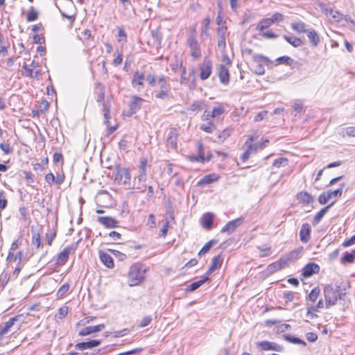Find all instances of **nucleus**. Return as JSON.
I'll return each instance as SVG.
<instances>
[{
    "instance_id": "nucleus-25",
    "label": "nucleus",
    "mask_w": 355,
    "mask_h": 355,
    "mask_svg": "<svg viewBox=\"0 0 355 355\" xmlns=\"http://www.w3.org/2000/svg\"><path fill=\"white\" fill-rule=\"evenodd\" d=\"M208 280L209 278L207 277H205L197 282H193L187 286L185 291L187 293L193 292L195 290L198 289L199 287H200L204 283H205Z\"/></svg>"
},
{
    "instance_id": "nucleus-58",
    "label": "nucleus",
    "mask_w": 355,
    "mask_h": 355,
    "mask_svg": "<svg viewBox=\"0 0 355 355\" xmlns=\"http://www.w3.org/2000/svg\"><path fill=\"white\" fill-rule=\"evenodd\" d=\"M110 252L119 260L124 261L126 259V255L124 253H122L118 250H110Z\"/></svg>"
},
{
    "instance_id": "nucleus-63",
    "label": "nucleus",
    "mask_w": 355,
    "mask_h": 355,
    "mask_svg": "<svg viewBox=\"0 0 355 355\" xmlns=\"http://www.w3.org/2000/svg\"><path fill=\"white\" fill-rule=\"evenodd\" d=\"M153 38L155 42L157 43L158 45H161L162 42V35L159 31H155L152 33Z\"/></svg>"
},
{
    "instance_id": "nucleus-17",
    "label": "nucleus",
    "mask_w": 355,
    "mask_h": 355,
    "mask_svg": "<svg viewBox=\"0 0 355 355\" xmlns=\"http://www.w3.org/2000/svg\"><path fill=\"white\" fill-rule=\"evenodd\" d=\"M218 77L221 83L227 85L230 82V73L228 69L224 65L220 64L218 68Z\"/></svg>"
},
{
    "instance_id": "nucleus-1",
    "label": "nucleus",
    "mask_w": 355,
    "mask_h": 355,
    "mask_svg": "<svg viewBox=\"0 0 355 355\" xmlns=\"http://www.w3.org/2000/svg\"><path fill=\"white\" fill-rule=\"evenodd\" d=\"M146 268L140 263L131 266L128 273V281L130 286L139 285L145 279Z\"/></svg>"
},
{
    "instance_id": "nucleus-35",
    "label": "nucleus",
    "mask_w": 355,
    "mask_h": 355,
    "mask_svg": "<svg viewBox=\"0 0 355 355\" xmlns=\"http://www.w3.org/2000/svg\"><path fill=\"white\" fill-rule=\"evenodd\" d=\"M293 253V252H291L289 255H288L285 257H282L279 260L277 261L280 270L284 268L288 264V263L292 260Z\"/></svg>"
},
{
    "instance_id": "nucleus-14",
    "label": "nucleus",
    "mask_w": 355,
    "mask_h": 355,
    "mask_svg": "<svg viewBox=\"0 0 355 355\" xmlns=\"http://www.w3.org/2000/svg\"><path fill=\"white\" fill-rule=\"evenodd\" d=\"M320 267L315 263H309L306 264L302 270V275L304 277H309L313 274L319 272Z\"/></svg>"
},
{
    "instance_id": "nucleus-21",
    "label": "nucleus",
    "mask_w": 355,
    "mask_h": 355,
    "mask_svg": "<svg viewBox=\"0 0 355 355\" xmlns=\"http://www.w3.org/2000/svg\"><path fill=\"white\" fill-rule=\"evenodd\" d=\"M218 178H219L218 175H217L216 173L206 175L198 181V185L203 186L205 184H209L215 181H217L218 180Z\"/></svg>"
},
{
    "instance_id": "nucleus-26",
    "label": "nucleus",
    "mask_w": 355,
    "mask_h": 355,
    "mask_svg": "<svg viewBox=\"0 0 355 355\" xmlns=\"http://www.w3.org/2000/svg\"><path fill=\"white\" fill-rule=\"evenodd\" d=\"M284 39L294 47H300L304 44L303 41L294 36L284 35Z\"/></svg>"
},
{
    "instance_id": "nucleus-45",
    "label": "nucleus",
    "mask_w": 355,
    "mask_h": 355,
    "mask_svg": "<svg viewBox=\"0 0 355 355\" xmlns=\"http://www.w3.org/2000/svg\"><path fill=\"white\" fill-rule=\"evenodd\" d=\"M288 164V159L286 157H279L276 159L273 163V166L279 168L281 166H286Z\"/></svg>"
},
{
    "instance_id": "nucleus-46",
    "label": "nucleus",
    "mask_w": 355,
    "mask_h": 355,
    "mask_svg": "<svg viewBox=\"0 0 355 355\" xmlns=\"http://www.w3.org/2000/svg\"><path fill=\"white\" fill-rule=\"evenodd\" d=\"M222 259H220V255H218L214 257L211 260V267L216 270L218 268L221 266Z\"/></svg>"
},
{
    "instance_id": "nucleus-16",
    "label": "nucleus",
    "mask_w": 355,
    "mask_h": 355,
    "mask_svg": "<svg viewBox=\"0 0 355 355\" xmlns=\"http://www.w3.org/2000/svg\"><path fill=\"white\" fill-rule=\"evenodd\" d=\"M101 341L99 340H91L87 342L78 343L75 345V348L79 350H85L86 349H92L101 345Z\"/></svg>"
},
{
    "instance_id": "nucleus-48",
    "label": "nucleus",
    "mask_w": 355,
    "mask_h": 355,
    "mask_svg": "<svg viewBox=\"0 0 355 355\" xmlns=\"http://www.w3.org/2000/svg\"><path fill=\"white\" fill-rule=\"evenodd\" d=\"M320 290L318 287H315L314 288H313L311 291V293H309V296H308V298L309 299L310 301L314 302L319 294H320Z\"/></svg>"
},
{
    "instance_id": "nucleus-18",
    "label": "nucleus",
    "mask_w": 355,
    "mask_h": 355,
    "mask_svg": "<svg viewBox=\"0 0 355 355\" xmlns=\"http://www.w3.org/2000/svg\"><path fill=\"white\" fill-rule=\"evenodd\" d=\"M307 37L312 46L316 47L320 42V36L318 33L313 28L308 29L306 31Z\"/></svg>"
},
{
    "instance_id": "nucleus-29",
    "label": "nucleus",
    "mask_w": 355,
    "mask_h": 355,
    "mask_svg": "<svg viewBox=\"0 0 355 355\" xmlns=\"http://www.w3.org/2000/svg\"><path fill=\"white\" fill-rule=\"evenodd\" d=\"M168 78L162 75L157 79L159 90L170 91V85L168 83Z\"/></svg>"
},
{
    "instance_id": "nucleus-50",
    "label": "nucleus",
    "mask_w": 355,
    "mask_h": 355,
    "mask_svg": "<svg viewBox=\"0 0 355 355\" xmlns=\"http://www.w3.org/2000/svg\"><path fill=\"white\" fill-rule=\"evenodd\" d=\"M32 243L33 245L36 246L37 248H39L41 245V237L39 233H34L32 238Z\"/></svg>"
},
{
    "instance_id": "nucleus-24",
    "label": "nucleus",
    "mask_w": 355,
    "mask_h": 355,
    "mask_svg": "<svg viewBox=\"0 0 355 355\" xmlns=\"http://www.w3.org/2000/svg\"><path fill=\"white\" fill-rule=\"evenodd\" d=\"M19 315H16L15 317L11 318L8 321H7L3 326L0 327V336H3L5 335L10 328L14 324V323L18 320Z\"/></svg>"
},
{
    "instance_id": "nucleus-10",
    "label": "nucleus",
    "mask_w": 355,
    "mask_h": 355,
    "mask_svg": "<svg viewBox=\"0 0 355 355\" xmlns=\"http://www.w3.org/2000/svg\"><path fill=\"white\" fill-rule=\"evenodd\" d=\"M258 347H260L262 350H273L276 352H282L283 347L276 343L270 341H261L257 343Z\"/></svg>"
},
{
    "instance_id": "nucleus-33",
    "label": "nucleus",
    "mask_w": 355,
    "mask_h": 355,
    "mask_svg": "<svg viewBox=\"0 0 355 355\" xmlns=\"http://www.w3.org/2000/svg\"><path fill=\"white\" fill-rule=\"evenodd\" d=\"M339 134L343 137H355V127L349 126L347 128H343L340 130Z\"/></svg>"
},
{
    "instance_id": "nucleus-43",
    "label": "nucleus",
    "mask_w": 355,
    "mask_h": 355,
    "mask_svg": "<svg viewBox=\"0 0 355 355\" xmlns=\"http://www.w3.org/2000/svg\"><path fill=\"white\" fill-rule=\"evenodd\" d=\"M225 112L224 108L220 105L216 106L213 108L210 116L214 119L216 116H220Z\"/></svg>"
},
{
    "instance_id": "nucleus-19",
    "label": "nucleus",
    "mask_w": 355,
    "mask_h": 355,
    "mask_svg": "<svg viewBox=\"0 0 355 355\" xmlns=\"http://www.w3.org/2000/svg\"><path fill=\"white\" fill-rule=\"evenodd\" d=\"M99 257L101 262L107 268H112L114 266L112 257L107 252L99 251Z\"/></svg>"
},
{
    "instance_id": "nucleus-64",
    "label": "nucleus",
    "mask_w": 355,
    "mask_h": 355,
    "mask_svg": "<svg viewBox=\"0 0 355 355\" xmlns=\"http://www.w3.org/2000/svg\"><path fill=\"white\" fill-rule=\"evenodd\" d=\"M293 109L297 113H300L303 110V104L299 101H295L294 103Z\"/></svg>"
},
{
    "instance_id": "nucleus-47",
    "label": "nucleus",
    "mask_w": 355,
    "mask_h": 355,
    "mask_svg": "<svg viewBox=\"0 0 355 355\" xmlns=\"http://www.w3.org/2000/svg\"><path fill=\"white\" fill-rule=\"evenodd\" d=\"M103 112V116H104V119H105V123L107 126H109V123H110L109 119H110V105H104Z\"/></svg>"
},
{
    "instance_id": "nucleus-62",
    "label": "nucleus",
    "mask_w": 355,
    "mask_h": 355,
    "mask_svg": "<svg viewBox=\"0 0 355 355\" xmlns=\"http://www.w3.org/2000/svg\"><path fill=\"white\" fill-rule=\"evenodd\" d=\"M55 236H56V232H50V233H47L46 234V242H47V244L49 245H52V242H53V239H55Z\"/></svg>"
},
{
    "instance_id": "nucleus-44",
    "label": "nucleus",
    "mask_w": 355,
    "mask_h": 355,
    "mask_svg": "<svg viewBox=\"0 0 355 355\" xmlns=\"http://www.w3.org/2000/svg\"><path fill=\"white\" fill-rule=\"evenodd\" d=\"M117 37L119 42L125 43L127 42V35L124 29L119 27L117 29Z\"/></svg>"
},
{
    "instance_id": "nucleus-55",
    "label": "nucleus",
    "mask_w": 355,
    "mask_h": 355,
    "mask_svg": "<svg viewBox=\"0 0 355 355\" xmlns=\"http://www.w3.org/2000/svg\"><path fill=\"white\" fill-rule=\"evenodd\" d=\"M0 149L6 154H10L13 151L12 148L9 144H0Z\"/></svg>"
},
{
    "instance_id": "nucleus-61",
    "label": "nucleus",
    "mask_w": 355,
    "mask_h": 355,
    "mask_svg": "<svg viewBox=\"0 0 355 355\" xmlns=\"http://www.w3.org/2000/svg\"><path fill=\"white\" fill-rule=\"evenodd\" d=\"M151 320H152V318H151L150 316H149V315L145 316L141 320L140 323L139 324V327H145L148 326L150 323Z\"/></svg>"
},
{
    "instance_id": "nucleus-51",
    "label": "nucleus",
    "mask_w": 355,
    "mask_h": 355,
    "mask_svg": "<svg viewBox=\"0 0 355 355\" xmlns=\"http://www.w3.org/2000/svg\"><path fill=\"white\" fill-rule=\"evenodd\" d=\"M330 200L327 191L321 193L318 197V202L320 205L326 204Z\"/></svg>"
},
{
    "instance_id": "nucleus-56",
    "label": "nucleus",
    "mask_w": 355,
    "mask_h": 355,
    "mask_svg": "<svg viewBox=\"0 0 355 355\" xmlns=\"http://www.w3.org/2000/svg\"><path fill=\"white\" fill-rule=\"evenodd\" d=\"M129 332H130V330L128 329L125 328V329H123L121 330L116 331L113 332L112 335H113V337H114V338H119V337H122V336L127 335Z\"/></svg>"
},
{
    "instance_id": "nucleus-13",
    "label": "nucleus",
    "mask_w": 355,
    "mask_h": 355,
    "mask_svg": "<svg viewBox=\"0 0 355 355\" xmlns=\"http://www.w3.org/2000/svg\"><path fill=\"white\" fill-rule=\"evenodd\" d=\"M105 328L104 324H100L96 326H88L83 328L78 333L79 336H85L93 333H97L102 331Z\"/></svg>"
},
{
    "instance_id": "nucleus-40",
    "label": "nucleus",
    "mask_w": 355,
    "mask_h": 355,
    "mask_svg": "<svg viewBox=\"0 0 355 355\" xmlns=\"http://www.w3.org/2000/svg\"><path fill=\"white\" fill-rule=\"evenodd\" d=\"M211 19L209 17H206L202 21V27L201 29V35H209V29L210 25Z\"/></svg>"
},
{
    "instance_id": "nucleus-20",
    "label": "nucleus",
    "mask_w": 355,
    "mask_h": 355,
    "mask_svg": "<svg viewBox=\"0 0 355 355\" xmlns=\"http://www.w3.org/2000/svg\"><path fill=\"white\" fill-rule=\"evenodd\" d=\"M298 201L304 205H309L313 201V197L307 191H301L297 194Z\"/></svg>"
},
{
    "instance_id": "nucleus-54",
    "label": "nucleus",
    "mask_w": 355,
    "mask_h": 355,
    "mask_svg": "<svg viewBox=\"0 0 355 355\" xmlns=\"http://www.w3.org/2000/svg\"><path fill=\"white\" fill-rule=\"evenodd\" d=\"M278 270H280V269L277 261L268 265L267 267V271L271 274Z\"/></svg>"
},
{
    "instance_id": "nucleus-6",
    "label": "nucleus",
    "mask_w": 355,
    "mask_h": 355,
    "mask_svg": "<svg viewBox=\"0 0 355 355\" xmlns=\"http://www.w3.org/2000/svg\"><path fill=\"white\" fill-rule=\"evenodd\" d=\"M144 100L139 97L137 96H133L131 97V99L128 104V110L127 111V116H131L139 111L141 106Z\"/></svg>"
},
{
    "instance_id": "nucleus-27",
    "label": "nucleus",
    "mask_w": 355,
    "mask_h": 355,
    "mask_svg": "<svg viewBox=\"0 0 355 355\" xmlns=\"http://www.w3.org/2000/svg\"><path fill=\"white\" fill-rule=\"evenodd\" d=\"M214 214L212 213H206L202 217V224L208 230L211 229L213 224Z\"/></svg>"
},
{
    "instance_id": "nucleus-28",
    "label": "nucleus",
    "mask_w": 355,
    "mask_h": 355,
    "mask_svg": "<svg viewBox=\"0 0 355 355\" xmlns=\"http://www.w3.org/2000/svg\"><path fill=\"white\" fill-rule=\"evenodd\" d=\"M257 148L258 144H250L248 149L241 156V159L243 162H246L250 157V154L252 152L256 151L257 150Z\"/></svg>"
},
{
    "instance_id": "nucleus-12",
    "label": "nucleus",
    "mask_w": 355,
    "mask_h": 355,
    "mask_svg": "<svg viewBox=\"0 0 355 355\" xmlns=\"http://www.w3.org/2000/svg\"><path fill=\"white\" fill-rule=\"evenodd\" d=\"M97 221L107 228L118 227L119 221L111 216H99Z\"/></svg>"
},
{
    "instance_id": "nucleus-34",
    "label": "nucleus",
    "mask_w": 355,
    "mask_h": 355,
    "mask_svg": "<svg viewBox=\"0 0 355 355\" xmlns=\"http://www.w3.org/2000/svg\"><path fill=\"white\" fill-rule=\"evenodd\" d=\"M284 339L288 341V342H290L291 343H293V344H297V345H302L304 346H306V343L304 340L299 338H297V337H295V336H293L291 335H284Z\"/></svg>"
},
{
    "instance_id": "nucleus-37",
    "label": "nucleus",
    "mask_w": 355,
    "mask_h": 355,
    "mask_svg": "<svg viewBox=\"0 0 355 355\" xmlns=\"http://www.w3.org/2000/svg\"><path fill=\"white\" fill-rule=\"evenodd\" d=\"M38 18V12L35 10V8L32 6L27 12L26 15V20L28 21H35Z\"/></svg>"
},
{
    "instance_id": "nucleus-22",
    "label": "nucleus",
    "mask_w": 355,
    "mask_h": 355,
    "mask_svg": "<svg viewBox=\"0 0 355 355\" xmlns=\"http://www.w3.org/2000/svg\"><path fill=\"white\" fill-rule=\"evenodd\" d=\"M334 202H333L330 205L326 206L325 207L322 208L320 211H319L315 215V216L313 217V218L312 220L313 225L315 226L320 222V220H322V218H323L324 214L328 211L329 209L334 205Z\"/></svg>"
},
{
    "instance_id": "nucleus-59",
    "label": "nucleus",
    "mask_w": 355,
    "mask_h": 355,
    "mask_svg": "<svg viewBox=\"0 0 355 355\" xmlns=\"http://www.w3.org/2000/svg\"><path fill=\"white\" fill-rule=\"evenodd\" d=\"M146 80L148 83V85L151 87H155L156 85V78L155 76L153 73H149L146 76Z\"/></svg>"
},
{
    "instance_id": "nucleus-57",
    "label": "nucleus",
    "mask_w": 355,
    "mask_h": 355,
    "mask_svg": "<svg viewBox=\"0 0 355 355\" xmlns=\"http://www.w3.org/2000/svg\"><path fill=\"white\" fill-rule=\"evenodd\" d=\"M271 20L274 23H278L284 20V16L279 12L274 13L270 17Z\"/></svg>"
},
{
    "instance_id": "nucleus-60",
    "label": "nucleus",
    "mask_w": 355,
    "mask_h": 355,
    "mask_svg": "<svg viewBox=\"0 0 355 355\" xmlns=\"http://www.w3.org/2000/svg\"><path fill=\"white\" fill-rule=\"evenodd\" d=\"M260 35L268 39H275L277 37V35H276L271 31L260 32Z\"/></svg>"
},
{
    "instance_id": "nucleus-31",
    "label": "nucleus",
    "mask_w": 355,
    "mask_h": 355,
    "mask_svg": "<svg viewBox=\"0 0 355 355\" xmlns=\"http://www.w3.org/2000/svg\"><path fill=\"white\" fill-rule=\"evenodd\" d=\"M291 28L293 31L299 33H306L307 31V29H306V25L302 21L292 23Z\"/></svg>"
},
{
    "instance_id": "nucleus-32",
    "label": "nucleus",
    "mask_w": 355,
    "mask_h": 355,
    "mask_svg": "<svg viewBox=\"0 0 355 355\" xmlns=\"http://www.w3.org/2000/svg\"><path fill=\"white\" fill-rule=\"evenodd\" d=\"M253 60L257 64L265 63L268 65L273 63V62L270 60L268 57L259 54L253 55Z\"/></svg>"
},
{
    "instance_id": "nucleus-39",
    "label": "nucleus",
    "mask_w": 355,
    "mask_h": 355,
    "mask_svg": "<svg viewBox=\"0 0 355 355\" xmlns=\"http://www.w3.org/2000/svg\"><path fill=\"white\" fill-rule=\"evenodd\" d=\"M355 258V250L351 252H346L341 259L342 263H352Z\"/></svg>"
},
{
    "instance_id": "nucleus-7",
    "label": "nucleus",
    "mask_w": 355,
    "mask_h": 355,
    "mask_svg": "<svg viewBox=\"0 0 355 355\" xmlns=\"http://www.w3.org/2000/svg\"><path fill=\"white\" fill-rule=\"evenodd\" d=\"M245 218L241 216L236 219L229 221L220 230L223 233H227L228 234H232L235 230L241 226Z\"/></svg>"
},
{
    "instance_id": "nucleus-5",
    "label": "nucleus",
    "mask_w": 355,
    "mask_h": 355,
    "mask_svg": "<svg viewBox=\"0 0 355 355\" xmlns=\"http://www.w3.org/2000/svg\"><path fill=\"white\" fill-rule=\"evenodd\" d=\"M80 239L73 243L72 245H69L64 248L58 255L56 261L59 265H64L68 260L69 254L71 252H74L78 247V243Z\"/></svg>"
},
{
    "instance_id": "nucleus-9",
    "label": "nucleus",
    "mask_w": 355,
    "mask_h": 355,
    "mask_svg": "<svg viewBox=\"0 0 355 355\" xmlns=\"http://www.w3.org/2000/svg\"><path fill=\"white\" fill-rule=\"evenodd\" d=\"M145 79L144 74L138 71H135L133 74L132 79V86L138 92L141 91L144 87V80Z\"/></svg>"
},
{
    "instance_id": "nucleus-41",
    "label": "nucleus",
    "mask_w": 355,
    "mask_h": 355,
    "mask_svg": "<svg viewBox=\"0 0 355 355\" xmlns=\"http://www.w3.org/2000/svg\"><path fill=\"white\" fill-rule=\"evenodd\" d=\"M217 243L216 241L215 240H210L209 241H208L202 248L201 250L199 251L198 252V255L199 256H201L202 254H205V253L208 252L209 250H210V248H211V246L214 245V244H216Z\"/></svg>"
},
{
    "instance_id": "nucleus-15",
    "label": "nucleus",
    "mask_w": 355,
    "mask_h": 355,
    "mask_svg": "<svg viewBox=\"0 0 355 355\" xmlns=\"http://www.w3.org/2000/svg\"><path fill=\"white\" fill-rule=\"evenodd\" d=\"M178 131L175 128H171L167 135V145L172 149L177 148Z\"/></svg>"
},
{
    "instance_id": "nucleus-30",
    "label": "nucleus",
    "mask_w": 355,
    "mask_h": 355,
    "mask_svg": "<svg viewBox=\"0 0 355 355\" xmlns=\"http://www.w3.org/2000/svg\"><path fill=\"white\" fill-rule=\"evenodd\" d=\"M273 24L272 21L270 18H266L262 19L257 27V30L259 32H263L265 29L270 26Z\"/></svg>"
},
{
    "instance_id": "nucleus-38",
    "label": "nucleus",
    "mask_w": 355,
    "mask_h": 355,
    "mask_svg": "<svg viewBox=\"0 0 355 355\" xmlns=\"http://www.w3.org/2000/svg\"><path fill=\"white\" fill-rule=\"evenodd\" d=\"M329 16H331L334 21L336 22L340 21L343 17V15L340 12L334 10L332 8H329Z\"/></svg>"
},
{
    "instance_id": "nucleus-3",
    "label": "nucleus",
    "mask_w": 355,
    "mask_h": 355,
    "mask_svg": "<svg viewBox=\"0 0 355 355\" xmlns=\"http://www.w3.org/2000/svg\"><path fill=\"white\" fill-rule=\"evenodd\" d=\"M114 181L119 184H123L128 189L130 188L131 175L127 168H121L119 165L116 166Z\"/></svg>"
},
{
    "instance_id": "nucleus-2",
    "label": "nucleus",
    "mask_w": 355,
    "mask_h": 355,
    "mask_svg": "<svg viewBox=\"0 0 355 355\" xmlns=\"http://www.w3.org/2000/svg\"><path fill=\"white\" fill-rule=\"evenodd\" d=\"M345 295L342 292L340 286L334 287L331 285H327L324 288V295L325 298V306L328 309L331 306L336 304L338 300H341Z\"/></svg>"
},
{
    "instance_id": "nucleus-36",
    "label": "nucleus",
    "mask_w": 355,
    "mask_h": 355,
    "mask_svg": "<svg viewBox=\"0 0 355 355\" xmlns=\"http://www.w3.org/2000/svg\"><path fill=\"white\" fill-rule=\"evenodd\" d=\"M275 62L276 65L284 64L291 66L293 63V60L289 56L284 55L277 58Z\"/></svg>"
},
{
    "instance_id": "nucleus-8",
    "label": "nucleus",
    "mask_w": 355,
    "mask_h": 355,
    "mask_svg": "<svg viewBox=\"0 0 355 355\" xmlns=\"http://www.w3.org/2000/svg\"><path fill=\"white\" fill-rule=\"evenodd\" d=\"M212 69V63L208 58L205 57L200 65V78L201 80L207 79L211 73Z\"/></svg>"
},
{
    "instance_id": "nucleus-53",
    "label": "nucleus",
    "mask_w": 355,
    "mask_h": 355,
    "mask_svg": "<svg viewBox=\"0 0 355 355\" xmlns=\"http://www.w3.org/2000/svg\"><path fill=\"white\" fill-rule=\"evenodd\" d=\"M170 91L159 90L158 92L155 94L156 98L164 99L168 97Z\"/></svg>"
},
{
    "instance_id": "nucleus-49",
    "label": "nucleus",
    "mask_w": 355,
    "mask_h": 355,
    "mask_svg": "<svg viewBox=\"0 0 355 355\" xmlns=\"http://www.w3.org/2000/svg\"><path fill=\"white\" fill-rule=\"evenodd\" d=\"M200 129L207 133H211L214 131V124L211 121L208 122L206 124H202L200 126Z\"/></svg>"
},
{
    "instance_id": "nucleus-42",
    "label": "nucleus",
    "mask_w": 355,
    "mask_h": 355,
    "mask_svg": "<svg viewBox=\"0 0 355 355\" xmlns=\"http://www.w3.org/2000/svg\"><path fill=\"white\" fill-rule=\"evenodd\" d=\"M344 187H345V184L342 183L340 184V187L339 189H337L334 191H331V190L328 191L327 193H328V195H329L330 199H331L332 198L340 197L342 195L343 189Z\"/></svg>"
},
{
    "instance_id": "nucleus-52",
    "label": "nucleus",
    "mask_w": 355,
    "mask_h": 355,
    "mask_svg": "<svg viewBox=\"0 0 355 355\" xmlns=\"http://www.w3.org/2000/svg\"><path fill=\"white\" fill-rule=\"evenodd\" d=\"M180 68H181V70H182V73H181V76H180V84L183 85V84H186L187 83V77L186 76L187 74V71H186V67H182V62H180Z\"/></svg>"
},
{
    "instance_id": "nucleus-4",
    "label": "nucleus",
    "mask_w": 355,
    "mask_h": 355,
    "mask_svg": "<svg viewBox=\"0 0 355 355\" xmlns=\"http://www.w3.org/2000/svg\"><path fill=\"white\" fill-rule=\"evenodd\" d=\"M187 44L189 46L191 55L194 59H198L201 56L200 46L195 35V30H193V31L189 35L187 40Z\"/></svg>"
},
{
    "instance_id": "nucleus-11",
    "label": "nucleus",
    "mask_w": 355,
    "mask_h": 355,
    "mask_svg": "<svg viewBox=\"0 0 355 355\" xmlns=\"http://www.w3.org/2000/svg\"><path fill=\"white\" fill-rule=\"evenodd\" d=\"M311 227L309 223L302 224L299 233L300 241L304 243H308L311 239Z\"/></svg>"
},
{
    "instance_id": "nucleus-23",
    "label": "nucleus",
    "mask_w": 355,
    "mask_h": 355,
    "mask_svg": "<svg viewBox=\"0 0 355 355\" xmlns=\"http://www.w3.org/2000/svg\"><path fill=\"white\" fill-rule=\"evenodd\" d=\"M95 87L96 89H98V98L96 101L98 103H102L103 105H106L105 103V86L101 83H98L95 84Z\"/></svg>"
}]
</instances>
